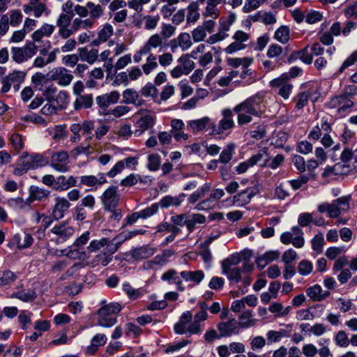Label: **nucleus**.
Masks as SVG:
<instances>
[{
	"label": "nucleus",
	"instance_id": "nucleus-1",
	"mask_svg": "<svg viewBox=\"0 0 357 357\" xmlns=\"http://www.w3.org/2000/svg\"><path fill=\"white\" fill-rule=\"evenodd\" d=\"M261 103V97L255 96L236 105L234 107V112L238 114V124L239 126L248 124L252 121L253 116H260L262 114Z\"/></svg>",
	"mask_w": 357,
	"mask_h": 357
},
{
	"label": "nucleus",
	"instance_id": "nucleus-2",
	"mask_svg": "<svg viewBox=\"0 0 357 357\" xmlns=\"http://www.w3.org/2000/svg\"><path fill=\"white\" fill-rule=\"evenodd\" d=\"M48 163V159L41 154L23 152L20 157L18 166L14 169L13 173L15 175L21 176L29 169L44 167Z\"/></svg>",
	"mask_w": 357,
	"mask_h": 357
},
{
	"label": "nucleus",
	"instance_id": "nucleus-3",
	"mask_svg": "<svg viewBox=\"0 0 357 357\" xmlns=\"http://www.w3.org/2000/svg\"><path fill=\"white\" fill-rule=\"evenodd\" d=\"M317 209L320 213H327L328 217L336 218L342 213L349 211V199L342 197L333 200L331 203L324 202L319 204Z\"/></svg>",
	"mask_w": 357,
	"mask_h": 357
},
{
	"label": "nucleus",
	"instance_id": "nucleus-4",
	"mask_svg": "<svg viewBox=\"0 0 357 357\" xmlns=\"http://www.w3.org/2000/svg\"><path fill=\"white\" fill-rule=\"evenodd\" d=\"M137 114L140 117L135 123V130L133 134L135 137L142 136L147 130L153 127L155 123V117L150 114L149 110L141 109Z\"/></svg>",
	"mask_w": 357,
	"mask_h": 357
},
{
	"label": "nucleus",
	"instance_id": "nucleus-5",
	"mask_svg": "<svg viewBox=\"0 0 357 357\" xmlns=\"http://www.w3.org/2000/svg\"><path fill=\"white\" fill-rule=\"evenodd\" d=\"M74 232L75 229L72 226L67 222H62L55 225L51 229L50 234L54 236L52 239L59 244L66 241Z\"/></svg>",
	"mask_w": 357,
	"mask_h": 357
},
{
	"label": "nucleus",
	"instance_id": "nucleus-6",
	"mask_svg": "<svg viewBox=\"0 0 357 357\" xmlns=\"http://www.w3.org/2000/svg\"><path fill=\"white\" fill-rule=\"evenodd\" d=\"M259 192V185L256 182L250 184L239 193L233 197V202L238 206H243L249 204L251 199Z\"/></svg>",
	"mask_w": 357,
	"mask_h": 357
},
{
	"label": "nucleus",
	"instance_id": "nucleus-7",
	"mask_svg": "<svg viewBox=\"0 0 357 357\" xmlns=\"http://www.w3.org/2000/svg\"><path fill=\"white\" fill-rule=\"evenodd\" d=\"M238 261L234 258L227 259L222 263V273L227 279L234 283H238L241 280V268L236 266Z\"/></svg>",
	"mask_w": 357,
	"mask_h": 357
},
{
	"label": "nucleus",
	"instance_id": "nucleus-8",
	"mask_svg": "<svg viewBox=\"0 0 357 357\" xmlns=\"http://www.w3.org/2000/svg\"><path fill=\"white\" fill-rule=\"evenodd\" d=\"M280 241L284 245L292 243L294 247L301 248L305 244L303 232L299 227H293L291 231H285L281 234Z\"/></svg>",
	"mask_w": 357,
	"mask_h": 357
},
{
	"label": "nucleus",
	"instance_id": "nucleus-9",
	"mask_svg": "<svg viewBox=\"0 0 357 357\" xmlns=\"http://www.w3.org/2000/svg\"><path fill=\"white\" fill-rule=\"evenodd\" d=\"M48 75L50 79L55 81L59 86H68L73 79V75L64 67H56L51 70Z\"/></svg>",
	"mask_w": 357,
	"mask_h": 357
},
{
	"label": "nucleus",
	"instance_id": "nucleus-10",
	"mask_svg": "<svg viewBox=\"0 0 357 357\" xmlns=\"http://www.w3.org/2000/svg\"><path fill=\"white\" fill-rule=\"evenodd\" d=\"M225 195L224 190L215 189L210 195L209 197L197 204L195 209L197 211H208L215 208L219 205L220 199Z\"/></svg>",
	"mask_w": 357,
	"mask_h": 357
},
{
	"label": "nucleus",
	"instance_id": "nucleus-11",
	"mask_svg": "<svg viewBox=\"0 0 357 357\" xmlns=\"http://www.w3.org/2000/svg\"><path fill=\"white\" fill-rule=\"evenodd\" d=\"M69 154L66 151H60L52 153L50 166L59 172L68 171Z\"/></svg>",
	"mask_w": 357,
	"mask_h": 357
},
{
	"label": "nucleus",
	"instance_id": "nucleus-12",
	"mask_svg": "<svg viewBox=\"0 0 357 357\" xmlns=\"http://www.w3.org/2000/svg\"><path fill=\"white\" fill-rule=\"evenodd\" d=\"M232 38L234 41L225 50L227 54H232L245 49L246 47L245 43L249 40L250 35L243 31L238 30L234 33Z\"/></svg>",
	"mask_w": 357,
	"mask_h": 357
},
{
	"label": "nucleus",
	"instance_id": "nucleus-13",
	"mask_svg": "<svg viewBox=\"0 0 357 357\" xmlns=\"http://www.w3.org/2000/svg\"><path fill=\"white\" fill-rule=\"evenodd\" d=\"M100 199L105 209L109 211L114 210L119 202V195L117 192L116 187L111 186L107 188L103 192Z\"/></svg>",
	"mask_w": 357,
	"mask_h": 357
},
{
	"label": "nucleus",
	"instance_id": "nucleus-14",
	"mask_svg": "<svg viewBox=\"0 0 357 357\" xmlns=\"http://www.w3.org/2000/svg\"><path fill=\"white\" fill-rule=\"evenodd\" d=\"M287 80V74H283L270 82L271 86L278 89V93L284 99L289 98L293 88V85Z\"/></svg>",
	"mask_w": 357,
	"mask_h": 357
},
{
	"label": "nucleus",
	"instance_id": "nucleus-15",
	"mask_svg": "<svg viewBox=\"0 0 357 357\" xmlns=\"http://www.w3.org/2000/svg\"><path fill=\"white\" fill-rule=\"evenodd\" d=\"M169 45L172 52H174L178 47H180L182 51H186L192 47V42L190 35L188 33L183 32L176 38L172 39Z\"/></svg>",
	"mask_w": 357,
	"mask_h": 357
},
{
	"label": "nucleus",
	"instance_id": "nucleus-16",
	"mask_svg": "<svg viewBox=\"0 0 357 357\" xmlns=\"http://www.w3.org/2000/svg\"><path fill=\"white\" fill-rule=\"evenodd\" d=\"M231 26L229 24L220 18L219 20L218 31L215 34L211 35L206 40V43L210 45H213L225 40L229 36L227 32L230 30Z\"/></svg>",
	"mask_w": 357,
	"mask_h": 357
},
{
	"label": "nucleus",
	"instance_id": "nucleus-17",
	"mask_svg": "<svg viewBox=\"0 0 357 357\" xmlns=\"http://www.w3.org/2000/svg\"><path fill=\"white\" fill-rule=\"evenodd\" d=\"M70 207L69 201L63 197H56L55 203L52 209V218L56 220L61 219L64 213Z\"/></svg>",
	"mask_w": 357,
	"mask_h": 357
},
{
	"label": "nucleus",
	"instance_id": "nucleus-18",
	"mask_svg": "<svg viewBox=\"0 0 357 357\" xmlns=\"http://www.w3.org/2000/svg\"><path fill=\"white\" fill-rule=\"evenodd\" d=\"M221 337L230 336L239 333L238 321L235 319H230L227 321L221 322L218 325Z\"/></svg>",
	"mask_w": 357,
	"mask_h": 357
},
{
	"label": "nucleus",
	"instance_id": "nucleus-19",
	"mask_svg": "<svg viewBox=\"0 0 357 357\" xmlns=\"http://www.w3.org/2000/svg\"><path fill=\"white\" fill-rule=\"evenodd\" d=\"M107 182L104 173H98L97 175H86L80 178V183L88 187L97 188Z\"/></svg>",
	"mask_w": 357,
	"mask_h": 357
},
{
	"label": "nucleus",
	"instance_id": "nucleus-20",
	"mask_svg": "<svg viewBox=\"0 0 357 357\" xmlns=\"http://www.w3.org/2000/svg\"><path fill=\"white\" fill-rule=\"evenodd\" d=\"M264 156H267L266 151L260 150L257 153L253 155L246 161L241 162L236 167V170L238 174L244 173L250 167H252L261 160Z\"/></svg>",
	"mask_w": 357,
	"mask_h": 357
},
{
	"label": "nucleus",
	"instance_id": "nucleus-21",
	"mask_svg": "<svg viewBox=\"0 0 357 357\" xmlns=\"http://www.w3.org/2000/svg\"><path fill=\"white\" fill-rule=\"evenodd\" d=\"M120 98V93L116 91H113L109 93L99 96L96 98V102L101 108H106L110 105L116 103Z\"/></svg>",
	"mask_w": 357,
	"mask_h": 357
},
{
	"label": "nucleus",
	"instance_id": "nucleus-22",
	"mask_svg": "<svg viewBox=\"0 0 357 357\" xmlns=\"http://www.w3.org/2000/svg\"><path fill=\"white\" fill-rule=\"evenodd\" d=\"M165 40L159 33L151 35L142 47L149 53L156 49L162 50L165 46Z\"/></svg>",
	"mask_w": 357,
	"mask_h": 357
},
{
	"label": "nucleus",
	"instance_id": "nucleus-23",
	"mask_svg": "<svg viewBox=\"0 0 357 357\" xmlns=\"http://www.w3.org/2000/svg\"><path fill=\"white\" fill-rule=\"evenodd\" d=\"M123 102L126 104H132L137 107H140L144 104L139 93L133 89H126L123 92Z\"/></svg>",
	"mask_w": 357,
	"mask_h": 357
},
{
	"label": "nucleus",
	"instance_id": "nucleus-24",
	"mask_svg": "<svg viewBox=\"0 0 357 357\" xmlns=\"http://www.w3.org/2000/svg\"><path fill=\"white\" fill-rule=\"evenodd\" d=\"M280 257V252L278 250H269L259 256L256 259V264L259 269L262 270L269 263L277 260Z\"/></svg>",
	"mask_w": 357,
	"mask_h": 357
},
{
	"label": "nucleus",
	"instance_id": "nucleus-25",
	"mask_svg": "<svg viewBox=\"0 0 357 357\" xmlns=\"http://www.w3.org/2000/svg\"><path fill=\"white\" fill-rule=\"evenodd\" d=\"M211 119L204 116L199 119L190 120L187 122V128L192 132L197 134L203 131L209 124Z\"/></svg>",
	"mask_w": 357,
	"mask_h": 357
},
{
	"label": "nucleus",
	"instance_id": "nucleus-26",
	"mask_svg": "<svg viewBox=\"0 0 357 357\" xmlns=\"http://www.w3.org/2000/svg\"><path fill=\"white\" fill-rule=\"evenodd\" d=\"M233 112L231 109L226 108L222 110L221 115L222 118L219 121V126L220 128L225 132V130L231 129L234 127L235 123L233 120Z\"/></svg>",
	"mask_w": 357,
	"mask_h": 357
},
{
	"label": "nucleus",
	"instance_id": "nucleus-27",
	"mask_svg": "<svg viewBox=\"0 0 357 357\" xmlns=\"http://www.w3.org/2000/svg\"><path fill=\"white\" fill-rule=\"evenodd\" d=\"M222 0H206V6L202 13V15L205 17H211L217 19L220 15L218 5L220 4Z\"/></svg>",
	"mask_w": 357,
	"mask_h": 357
},
{
	"label": "nucleus",
	"instance_id": "nucleus-28",
	"mask_svg": "<svg viewBox=\"0 0 357 357\" xmlns=\"http://www.w3.org/2000/svg\"><path fill=\"white\" fill-rule=\"evenodd\" d=\"M155 252V248L150 245H144L132 250L130 255L135 259H143L153 256Z\"/></svg>",
	"mask_w": 357,
	"mask_h": 357
},
{
	"label": "nucleus",
	"instance_id": "nucleus-29",
	"mask_svg": "<svg viewBox=\"0 0 357 357\" xmlns=\"http://www.w3.org/2000/svg\"><path fill=\"white\" fill-rule=\"evenodd\" d=\"M192 314L190 311L185 312L181 317L179 321L174 326L176 333L183 335L188 333V324L191 321Z\"/></svg>",
	"mask_w": 357,
	"mask_h": 357
},
{
	"label": "nucleus",
	"instance_id": "nucleus-30",
	"mask_svg": "<svg viewBox=\"0 0 357 357\" xmlns=\"http://www.w3.org/2000/svg\"><path fill=\"white\" fill-rule=\"evenodd\" d=\"M306 293L307 296L313 301H321L330 296V292L323 291L319 284H314L307 289Z\"/></svg>",
	"mask_w": 357,
	"mask_h": 357
},
{
	"label": "nucleus",
	"instance_id": "nucleus-31",
	"mask_svg": "<svg viewBox=\"0 0 357 357\" xmlns=\"http://www.w3.org/2000/svg\"><path fill=\"white\" fill-rule=\"evenodd\" d=\"M186 22L188 24L195 23L200 17L199 5L197 1L190 2L186 8Z\"/></svg>",
	"mask_w": 357,
	"mask_h": 357
},
{
	"label": "nucleus",
	"instance_id": "nucleus-32",
	"mask_svg": "<svg viewBox=\"0 0 357 357\" xmlns=\"http://www.w3.org/2000/svg\"><path fill=\"white\" fill-rule=\"evenodd\" d=\"M107 337L105 334H96L92 337L90 345L86 348L87 353L94 354L100 346L104 345L107 342Z\"/></svg>",
	"mask_w": 357,
	"mask_h": 357
},
{
	"label": "nucleus",
	"instance_id": "nucleus-33",
	"mask_svg": "<svg viewBox=\"0 0 357 357\" xmlns=\"http://www.w3.org/2000/svg\"><path fill=\"white\" fill-rule=\"evenodd\" d=\"M54 30V25L44 24L40 29L32 33V38L34 41L39 42L43 37L50 36Z\"/></svg>",
	"mask_w": 357,
	"mask_h": 357
},
{
	"label": "nucleus",
	"instance_id": "nucleus-34",
	"mask_svg": "<svg viewBox=\"0 0 357 357\" xmlns=\"http://www.w3.org/2000/svg\"><path fill=\"white\" fill-rule=\"evenodd\" d=\"M79 56L82 61L89 64L94 63L98 58V50L96 49L88 50L85 47L79 49Z\"/></svg>",
	"mask_w": 357,
	"mask_h": 357
},
{
	"label": "nucleus",
	"instance_id": "nucleus-35",
	"mask_svg": "<svg viewBox=\"0 0 357 357\" xmlns=\"http://www.w3.org/2000/svg\"><path fill=\"white\" fill-rule=\"evenodd\" d=\"M181 277L186 282H194L199 284L204 278V273L201 271H184L181 272Z\"/></svg>",
	"mask_w": 357,
	"mask_h": 357
},
{
	"label": "nucleus",
	"instance_id": "nucleus-36",
	"mask_svg": "<svg viewBox=\"0 0 357 357\" xmlns=\"http://www.w3.org/2000/svg\"><path fill=\"white\" fill-rule=\"evenodd\" d=\"M50 192L44 188L36 186H31L29 190V199L31 201H43L49 197Z\"/></svg>",
	"mask_w": 357,
	"mask_h": 357
},
{
	"label": "nucleus",
	"instance_id": "nucleus-37",
	"mask_svg": "<svg viewBox=\"0 0 357 357\" xmlns=\"http://www.w3.org/2000/svg\"><path fill=\"white\" fill-rule=\"evenodd\" d=\"M185 197V195L182 193L178 197L166 196L160 201L162 207L167 208L169 206H178L181 204Z\"/></svg>",
	"mask_w": 357,
	"mask_h": 357
},
{
	"label": "nucleus",
	"instance_id": "nucleus-38",
	"mask_svg": "<svg viewBox=\"0 0 357 357\" xmlns=\"http://www.w3.org/2000/svg\"><path fill=\"white\" fill-rule=\"evenodd\" d=\"M206 217L200 213H194L190 215L185 222V226L190 232H192L197 224H204L206 222Z\"/></svg>",
	"mask_w": 357,
	"mask_h": 357
},
{
	"label": "nucleus",
	"instance_id": "nucleus-39",
	"mask_svg": "<svg viewBox=\"0 0 357 357\" xmlns=\"http://www.w3.org/2000/svg\"><path fill=\"white\" fill-rule=\"evenodd\" d=\"M238 322L239 328H249L253 326L256 324V320L253 319L252 311L245 310L239 316Z\"/></svg>",
	"mask_w": 357,
	"mask_h": 357
},
{
	"label": "nucleus",
	"instance_id": "nucleus-40",
	"mask_svg": "<svg viewBox=\"0 0 357 357\" xmlns=\"http://www.w3.org/2000/svg\"><path fill=\"white\" fill-rule=\"evenodd\" d=\"M14 239L20 249L31 246L33 241L32 236L26 233L17 234L15 235Z\"/></svg>",
	"mask_w": 357,
	"mask_h": 357
},
{
	"label": "nucleus",
	"instance_id": "nucleus-41",
	"mask_svg": "<svg viewBox=\"0 0 357 357\" xmlns=\"http://www.w3.org/2000/svg\"><path fill=\"white\" fill-rule=\"evenodd\" d=\"M121 310V305L117 303H111L106 305L98 311V315L107 316L119 313Z\"/></svg>",
	"mask_w": 357,
	"mask_h": 357
},
{
	"label": "nucleus",
	"instance_id": "nucleus-42",
	"mask_svg": "<svg viewBox=\"0 0 357 357\" xmlns=\"http://www.w3.org/2000/svg\"><path fill=\"white\" fill-rule=\"evenodd\" d=\"M178 62L180 63L181 68L189 74L195 68V63L191 59V56L189 54H185L181 56L178 59Z\"/></svg>",
	"mask_w": 357,
	"mask_h": 357
},
{
	"label": "nucleus",
	"instance_id": "nucleus-43",
	"mask_svg": "<svg viewBox=\"0 0 357 357\" xmlns=\"http://www.w3.org/2000/svg\"><path fill=\"white\" fill-rule=\"evenodd\" d=\"M114 33V28L109 23L105 24L98 33V40L100 42H106Z\"/></svg>",
	"mask_w": 357,
	"mask_h": 357
},
{
	"label": "nucleus",
	"instance_id": "nucleus-44",
	"mask_svg": "<svg viewBox=\"0 0 357 357\" xmlns=\"http://www.w3.org/2000/svg\"><path fill=\"white\" fill-rule=\"evenodd\" d=\"M235 144L233 143L228 144L224 150L221 152L219 161L222 163L229 162L234 153Z\"/></svg>",
	"mask_w": 357,
	"mask_h": 357
},
{
	"label": "nucleus",
	"instance_id": "nucleus-45",
	"mask_svg": "<svg viewBox=\"0 0 357 357\" xmlns=\"http://www.w3.org/2000/svg\"><path fill=\"white\" fill-rule=\"evenodd\" d=\"M253 61V59L244 57V58H229L227 59V63L233 68H238L242 66L243 68L248 67Z\"/></svg>",
	"mask_w": 357,
	"mask_h": 357
},
{
	"label": "nucleus",
	"instance_id": "nucleus-46",
	"mask_svg": "<svg viewBox=\"0 0 357 357\" xmlns=\"http://www.w3.org/2000/svg\"><path fill=\"white\" fill-rule=\"evenodd\" d=\"M66 250H61V255H65L68 258L72 259H79L82 261H84L89 258V256L86 253V252L81 250L77 248V249L75 250H70L66 253L65 252Z\"/></svg>",
	"mask_w": 357,
	"mask_h": 357
},
{
	"label": "nucleus",
	"instance_id": "nucleus-47",
	"mask_svg": "<svg viewBox=\"0 0 357 357\" xmlns=\"http://www.w3.org/2000/svg\"><path fill=\"white\" fill-rule=\"evenodd\" d=\"M161 158L158 153H152L148 155L146 167L152 172L157 171L160 166Z\"/></svg>",
	"mask_w": 357,
	"mask_h": 357
},
{
	"label": "nucleus",
	"instance_id": "nucleus-48",
	"mask_svg": "<svg viewBox=\"0 0 357 357\" xmlns=\"http://www.w3.org/2000/svg\"><path fill=\"white\" fill-rule=\"evenodd\" d=\"M173 254V251L167 250L164 251L162 254L155 256L151 261H149V263L151 264L163 266L167 262L168 259L172 257Z\"/></svg>",
	"mask_w": 357,
	"mask_h": 357
},
{
	"label": "nucleus",
	"instance_id": "nucleus-49",
	"mask_svg": "<svg viewBox=\"0 0 357 357\" xmlns=\"http://www.w3.org/2000/svg\"><path fill=\"white\" fill-rule=\"evenodd\" d=\"M158 67L156 57L153 54H149L146 58V62L142 65V68L146 75H149L153 70Z\"/></svg>",
	"mask_w": 357,
	"mask_h": 357
},
{
	"label": "nucleus",
	"instance_id": "nucleus-50",
	"mask_svg": "<svg viewBox=\"0 0 357 357\" xmlns=\"http://www.w3.org/2000/svg\"><path fill=\"white\" fill-rule=\"evenodd\" d=\"M275 38L282 44L287 43L289 40V29L287 26H282L275 33Z\"/></svg>",
	"mask_w": 357,
	"mask_h": 357
},
{
	"label": "nucleus",
	"instance_id": "nucleus-51",
	"mask_svg": "<svg viewBox=\"0 0 357 357\" xmlns=\"http://www.w3.org/2000/svg\"><path fill=\"white\" fill-rule=\"evenodd\" d=\"M130 238V234H125V232L119 234L118 236L113 238L112 246H111L109 252L112 254L114 253L124 241Z\"/></svg>",
	"mask_w": 357,
	"mask_h": 357
},
{
	"label": "nucleus",
	"instance_id": "nucleus-52",
	"mask_svg": "<svg viewBox=\"0 0 357 357\" xmlns=\"http://www.w3.org/2000/svg\"><path fill=\"white\" fill-rule=\"evenodd\" d=\"M160 20V16L156 15H147L143 17V21L144 23V29L146 30H153L155 29Z\"/></svg>",
	"mask_w": 357,
	"mask_h": 357
},
{
	"label": "nucleus",
	"instance_id": "nucleus-53",
	"mask_svg": "<svg viewBox=\"0 0 357 357\" xmlns=\"http://www.w3.org/2000/svg\"><path fill=\"white\" fill-rule=\"evenodd\" d=\"M114 133L118 137H121L123 139H128L132 136L133 132L131 129L130 125L125 123L120 125Z\"/></svg>",
	"mask_w": 357,
	"mask_h": 357
},
{
	"label": "nucleus",
	"instance_id": "nucleus-54",
	"mask_svg": "<svg viewBox=\"0 0 357 357\" xmlns=\"http://www.w3.org/2000/svg\"><path fill=\"white\" fill-rule=\"evenodd\" d=\"M323 18L321 13L317 10H308L305 12V22L307 24H312L320 22Z\"/></svg>",
	"mask_w": 357,
	"mask_h": 357
},
{
	"label": "nucleus",
	"instance_id": "nucleus-55",
	"mask_svg": "<svg viewBox=\"0 0 357 357\" xmlns=\"http://www.w3.org/2000/svg\"><path fill=\"white\" fill-rule=\"evenodd\" d=\"M89 13L90 14L91 18H99L103 14V9L99 4H95L93 2H88L86 3Z\"/></svg>",
	"mask_w": 357,
	"mask_h": 357
},
{
	"label": "nucleus",
	"instance_id": "nucleus-56",
	"mask_svg": "<svg viewBox=\"0 0 357 357\" xmlns=\"http://www.w3.org/2000/svg\"><path fill=\"white\" fill-rule=\"evenodd\" d=\"M342 100H341V105H340V108L337 109V112L341 114L348 109H350L353 107L354 103L350 99L349 93H344L342 94Z\"/></svg>",
	"mask_w": 357,
	"mask_h": 357
},
{
	"label": "nucleus",
	"instance_id": "nucleus-57",
	"mask_svg": "<svg viewBox=\"0 0 357 357\" xmlns=\"http://www.w3.org/2000/svg\"><path fill=\"white\" fill-rule=\"evenodd\" d=\"M13 297L19 298L20 300L28 302L33 301L36 297V294L33 290H28L26 292L17 291L13 294Z\"/></svg>",
	"mask_w": 357,
	"mask_h": 357
},
{
	"label": "nucleus",
	"instance_id": "nucleus-58",
	"mask_svg": "<svg viewBox=\"0 0 357 357\" xmlns=\"http://www.w3.org/2000/svg\"><path fill=\"white\" fill-rule=\"evenodd\" d=\"M21 48L26 60L32 58L38 51V47L33 42L27 43L24 47Z\"/></svg>",
	"mask_w": 357,
	"mask_h": 357
},
{
	"label": "nucleus",
	"instance_id": "nucleus-59",
	"mask_svg": "<svg viewBox=\"0 0 357 357\" xmlns=\"http://www.w3.org/2000/svg\"><path fill=\"white\" fill-rule=\"evenodd\" d=\"M176 29V27L170 24H162L160 35L165 41L174 35Z\"/></svg>",
	"mask_w": 357,
	"mask_h": 357
},
{
	"label": "nucleus",
	"instance_id": "nucleus-60",
	"mask_svg": "<svg viewBox=\"0 0 357 357\" xmlns=\"http://www.w3.org/2000/svg\"><path fill=\"white\" fill-rule=\"evenodd\" d=\"M140 178V175L130 174L121 181L120 185L123 187H132L136 185Z\"/></svg>",
	"mask_w": 357,
	"mask_h": 357
},
{
	"label": "nucleus",
	"instance_id": "nucleus-61",
	"mask_svg": "<svg viewBox=\"0 0 357 357\" xmlns=\"http://www.w3.org/2000/svg\"><path fill=\"white\" fill-rule=\"evenodd\" d=\"M335 341L337 346L347 347L349 345L350 340L344 331H340L337 333L335 337Z\"/></svg>",
	"mask_w": 357,
	"mask_h": 357
},
{
	"label": "nucleus",
	"instance_id": "nucleus-62",
	"mask_svg": "<svg viewBox=\"0 0 357 357\" xmlns=\"http://www.w3.org/2000/svg\"><path fill=\"white\" fill-rule=\"evenodd\" d=\"M324 235L321 233L317 234L312 240V248L317 253H321L324 246Z\"/></svg>",
	"mask_w": 357,
	"mask_h": 357
},
{
	"label": "nucleus",
	"instance_id": "nucleus-63",
	"mask_svg": "<svg viewBox=\"0 0 357 357\" xmlns=\"http://www.w3.org/2000/svg\"><path fill=\"white\" fill-rule=\"evenodd\" d=\"M313 269L312 263L307 260H302L298 266V273L301 275H309Z\"/></svg>",
	"mask_w": 357,
	"mask_h": 357
},
{
	"label": "nucleus",
	"instance_id": "nucleus-64",
	"mask_svg": "<svg viewBox=\"0 0 357 357\" xmlns=\"http://www.w3.org/2000/svg\"><path fill=\"white\" fill-rule=\"evenodd\" d=\"M131 109L126 105H118L110 109L108 114L113 115L116 118H120L130 112Z\"/></svg>",
	"mask_w": 357,
	"mask_h": 357
}]
</instances>
